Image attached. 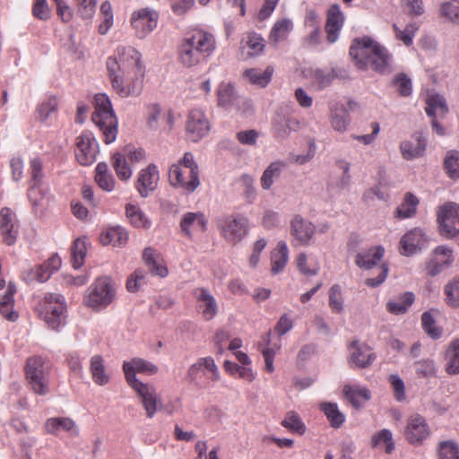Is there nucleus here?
I'll return each instance as SVG.
<instances>
[{
  "mask_svg": "<svg viewBox=\"0 0 459 459\" xmlns=\"http://www.w3.org/2000/svg\"><path fill=\"white\" fill-rule=\"evenodd\" d=\"M425 111L430 117H443L448 112L445 98L437 93L428 94Z\"/></svg>",
  "mask_w": 459,
  "mask_h": 459,
  "instance_id": "36",
  "label": "nucleus"
},
{
  "mask_svg": "<svg viewBox=\"0 0 459 459\" xmlns=\"http://www.w3.org/2000/svg\"><path fill=\"white\" fill-rule=\"evenodd\" d=\"M419 199L411 193H407L401 205L396 210V217L406 219L413 216L416 212Z\"/></svg>",
  "mask_w": 459,
  "mask_h": 459,
  "instance_id": "47",
  "label": "nucleus"
},
{
  "mask_svg": "<svg viewBox=\"0 0 459 459\" xmlns=\"http://www.w3.org/2000/svg\"><path fill=\"white\" fill-rule=\"evenodd\" d=\"M372 446L385 448L390 454L394 448L392 432L389 429H382L372 437Z\"/></svg>",
  "mask_w": 459,
  "mask_h": 459,
  "instance_id": "53",
  "label": "nucleus"
},
{
  "mask_svg": "<svg viewBox=\"0 0 459 459\" xmlns=\"http://www.w3.org/2000/svg\"><path fill=\"white\" fill-rule=\"evenodd\" d=\"M403 435L411 445L420 446L430 436V428L423 416L414 413L407 418Z\"/></svg>",
  "mask_w": 459,
  "mask_h": 459,
  "instance_id": "14",
  "label": "nucleus"
},
{
  "mask_svg": "<svg viewBox=\"0 0 459 459\" xmlns=\"http://www.w3.org/2000/svg\"><path fill=\"white\" fill-rule=\"evenodd\" d=\"M138 50L131 46H118L108 57L106 66L113 89L123 97L138 95L143 87L145 66Z\"/></svg>",
  "mask_w": 459,
  "mask_h": 459,
  "instance_id": "1",
  "label": "nucleus"
},
{
  "mask_svg": "<svg viewBox=\"0 0 459 459\" xmlns=\"http://www.w3.org/2000/svg\"><path fill=\"white\" fill-rule=\"evenodd\" d=\"M336 77L337 74L334 69L331 71L316 69L312 74V82L316 85L317 90H323L331 85Z\"/></svg>",
  "mask_w": 459,
  "mask_h": 459,
  "instance_id": "54",
  "label": "nucleus"
},
{
  "mask_svg": "<svg viewBox=\"0 0 459 459\" xmlns=\"http://www.w3.org/2000/svg\"><path fill=\"white\" fill-rule=\"evenodd\" d=\"M40 316L53 330L65 324L66 305L65 298L60 294L48 293L39 304Z\"/></svg>",
  "mask_w": 459,
  "mask_h": 459,
  "instance_id": "7",
  "label": "nucleus"
},
{
  "mask_svg": "<svg viewBox=\"0 0 459 459\" xmlns=\"http://www.w3.org/2000/svg\"><path fill=\"white\" fill-rule=\"evenodd\" d=\"M270 335L271 333H268L263 336V341L258 342V349L264 359L265 370L269 373H273L274 371L273 360L276 351L273 348L268 347L270 343Z\"/></svg>",
  "mask_w": 459,
  "mask_h": 459,
  "instance_id": "49",
  "label": "nucleus"
},
{
  "mask_svg": "<svg viewBox=\"0 0 459 459\" xmlns=\"http://www.w3.org/2000/svg\"><path fill=\"white\" fill-rule=\"evenodd\" d=\"M292 30L293 22L290 19H279L274 22L270 30L269 40L274 45L278 44L281 41H284L288 39Z\"/></svg>",
  "mask_w": 459,
  "mask_h": 459,
  "instance_id": "35",
  "label": "nucleus"
},
{
  "mask_svg": "<svg viewBox=\"0 0 459 459\" xmlns=\"http://www.w3.org/2000/svg\"><path fill=\"white\" fill-rule=\"evenodd\" d=\"M426 240L425 234L421 230L414 229L408 231L400 241L401 254L404 255L414 254L417 250L422 248Z\"/></svg>",
  "mask_w": 459,
  "mask_h": 459,
  "instance_id": "26",
  "label": "nucleus"
},
{
  "mask_svg": "<svg viewBox=\"0 0 459 459\" xmlns=\"http://www.w3.org/2000/svg\"><path fill=\"white\" fill-rule=\"evenodd\" d=\"M210 129V121L203 109L193 108L189 111L186 122V135L189 141L197 143L209 133Z\"/></svg>",
  "mask_w": 459,
  "mask_h": 459,
  "instance_id": "12",
  "label": "nucleus"
},
{
  "mask_svg": "<svg viewBox=\"0 0 459 459\" xmlns=\"http://www.w3.org/2000/svg\"><path fill=\"white\" fill-rule=\"evenodd\" d=\"M316 233L315 225L302 218L300 215H296L290 221V234L294 238L297 244L300 246L309 245L310 240Z\"/></svg>",
  "mask_w": 459,
  "mask_h": 459,
  "instance_id": "20",
  "label": "nucleus"
},
{
  "mask_svg": "<svg viewBox=\"0 0 459 459\" xmlns=\"http://www.w3.org/2000/svg\"><path fill=\"white\" fill-rule=\"evenodd\" d=\"M440 459H459V447L452 441H445L439 446Z\"/></svg>",
  "mask_w": 459,
  "mask_h": 459,
  "instance_id": "64",
  "label": "nucleus"
},
{
  "mask_svg": "<svg viewBox=\"0 0 459 459\" xmlns=\"http://www.w3.org/2000/svg\"><path fill=\"white\" fill-rule=\"evenodd\" d=\"M296 264L299 273L306 276H315L320 270L319 262L314 257H308L306 253L298 255Z\"/></svg>",
  "mask_w": 459,
  "mask_h": 459,
  "instance_id": "43",
  "label": "nucleus"
},
{
  "mask_svg": "<svg viewBox=\"0 0 459 459\" xmlns=\"http://www.w3.org/2000/svg\"><path fill=\"white\" fill-rule=\"evenodd\" d=\"M423 330L433 339H438L442 335L441 328L436 325L435 319L430 312H424L421 316Z\"/></svg>",
  "mask_w": 459,
  "mask_h": 459,
  "instance_id": "61",
  "label": "nucleus"
},
{
  "mask_svg": "<svg viewBox=\"0 0 459 459\" xmlns=\"http://www.w3.org/2000/svg\"><path fill=\"white\" fill-rule=\"evenodd\" d=\"M402 155L406 160H412L420 157L424 154L426 150V140L419 135L416 137V142L405 141L400 146Z\"/></svg>",
  "mask_w": 459,
  "mask_h": 459,
  "instance_id": "39",
  "label": "nucleus"
},
{
  "mask_svg": "<svg viewBox=\"0 0 459 459\" xmlns=\"http://www.w3.org/2000/svg\"><path fill=\"white\" fill-rule=\"evenodd\" d=\"M395 38L403 42L406 46H411L413 43V38L419 27L416 23H409L406 25L404 30H401L397 24L393 25Z\"/></svg>",
  "mask_w": 459,
  "mask_h": 459,
  "instance_id": "56",
  "label": "nucleus"
},
{
  "mask_svg": "<svg viewBox=\"0 0 459 459\" xmlns=\"http://www.w3.org/2000/svg\"><path fill=\"white\" fill-rule=\"evenodd\" d=\"M188 380L199 388H205L210 381L215 382L220 379L218 367L213 358H200L192 364L186 373Z\"/></svg>",
  "mask_w": 459,
  "mask_h": 459,
  "instance_id": "8",
  "label": "nucleus"
},
{
  "mask_svg": "<svg viewBox=\"0 0 459 459\" xmlns=\"http://www.w3.org/2000/svg\"><path fill=\"white\" fill-rule=\"evenodd\" d=\"M58 107V100L56 96H50L43 100L37 108V114L41 121H45L51 113L56 112Z\"/></svg>",
  "mask_w": 459,
  "mask_h": 459,
  "instance_id": "59",
  "label": "nucleus"
},
{
  "mask_svg": "<svg viewBox=\"0 0 459 459\" xmlns=\"http://www.w3.org/2000/svg\"><path fill=\"white\" fill-rule=\"evenodd\" d=\"M160 174L155 165L143 169L138 175L136 188L143 197H147L158 186Z\"/></svg>",
  "mask_w": 459,
  "mask_h": 459,
  "instance_id": "23",
  "label": "nucleus"
},
{
  "mask_svg": "<svg viewBox=\"0 0 459 459\" xmlns=\"http://www.w3.org/2000/svg\"><path fill=\"white\" fill-rule=\"evenodd\" d=\"M218 228L227 241L237 244L247 233V220L242 216H226L219 220Z\"/></svg>",
  "mask_w": 459,
  "mask_h": 459,
  "instance_id": "13",
  "label": "nucleus"
},
{
  "mask_svg": "<svg viewBox=\"0 0 459 459\" xmlns=\"http://www.w3.org/2000/svg\"><path fill=\"white\" fill-rule=\"evenodd\" d=\"M347 400L356 408L370 399V392L366 387L345 385L343 388Z\"/></svg>",
  "mask_w": 459,
  "mask_h": 459,
  "instance_id": "40",
  "label": "nucleus"
},
{
  "mask_svg": "<svg viewBox=\"0 0 459 459\" xmlns=\"http://www.w3.org/2000/svg\"><path fill=\"white\" fill-rule=\"evenodd\" d=\"M115 298V287L109 277L98 278L89 288V293L84 299L87 307L92 308L104 307L109 305Z\"/></svg>",
  "mask_w": 459,
  "mask_h": 459,
  "instance_id": "9",
  "label": "nucleus"
},
{
  "mask_svg": "<svg viewBox=\"0 0 459 459\" xmlns=\"http://www.w3.org/2000/svg\"><path fill=\"white\" fill-rule=\"evenodd\" d=\"M90 372L95 384L105 385L109 382V375L106 370L101 356L95 355L91 359Z\"/></svg>",
  "mask_w": 459,
  "mask_h": 459,
  "instance_id": "38",
  "label": "nucleus"
},
{
  "mask_svg": "<svg viewBox=\"0 0 459 459\" xmlns=\"http://www.w3.org/2000/svg\"><path fill=\"white\" fill-rule=\"evenodd\" d=\"M126 214L130 223L135 228L149 229L152 225V221L137 205L127 204L126 206Z\"/></svg>",
  "mask_w": 459,
  "mask_h": 459,
  "instance_id": "41",
  "label": "nucleus"
},
{
  "mask_svg": "<svg viewBox=\"0 0 459 459\" xmlns=\"http://www.w3.org/2000/svg\"><path fill=\"white\" fill-rule=\"evenodd\" d=\"M50 370L49 364L39 356L27 359L25 376L35 394L45 395L48 393Z\"/></svg>",
  "mask_w": 459,
  "mask_h": 459,
  "instance_id": "6",
  "label": "nucleus"
},
{
  "mask_svg": "<svg viewBox=\"0 0 459 459\" xmlns=\"http://www.w3.org/2000/svg\"><path fill=\"white\" fill-rule=\"evenodd\" d=\"M282 166L283 164L280 161L272 162L264 171L261 177V185L264 189H269L272 186L273 178L280 176Z\"/></svg>",
  "mask_w": 459,
  "mask_h": 459,
  "instance_id": "57",
  "label": "nucleus"
},
{
  "mask_svg": "<svg viewBox=\"0 0 459 459\" xmlns=\"http://www.w3.org/2000/svg\"><path fill=\"white\" fill-rule=\"evenodd\" d=\"M143 259L149 271L153 274L164 278L168 275V268L161 257L152 247H146L143 253Z\"/></svg>",
  "mask_w": 459,
  "mask_h": 459,
  "instance_id": "28",
  "label": "nucleus"
},
{
  "mask_svg": "<svg viewBox=\"0 0 459 459\" xmlns=\"http://www.w3.org/2000/svg\"><path fill=\"white\" fill-rule=\"evenodd\" d=\"M128 241V233L120 226L109 227L100 235V242L103 246L124 247Z\"/></svg>",
  "mask_w": 459,
  "mask_h": 459,
  "instance_id": "31",
  "label": "nucleus"
},
{
  "mask_svg": "<svg viewBox=\"0 0 459 459\" xmlns=\"http://www.w3.org/2000/svg\"><path fill=\"white\" fill-rule=\"evenodd\" d=\"M330 122L333 130L345 132L351 123L350 114L342 103L336 102L330 107Z\"/></svg>",
  "mask_w": 459,
  "mask_h": 459,
  "instance_id": "30",
  "label": "nucleus"
},
{
  "mask_svg": "<svg viewBox=\"0 0 459 459\" xmlns=\"http://www.w3.org/2000/svg\"><path fill=\"white\" fill-rule=\"evenodd\" d=\"M169 181L173 187L188 194L199 186V168L191 152H186L182 159L170 166Z\"/></svg>",
  "mask_w": 459,
  "mask_h": 459,
  "instance_id": "4",
  "label": "nucleus"
},
{
  "mask_svg": "<svg viewBox=\"0 0 459 459\" xmlns=\"http://www.w3.org/2000/svg\"><path fill=\"white\" fill-rule=\"evenodd\" d=\"M446 372L449 375L459 374V339L452 341L446 351Z\"/></svg>",
  "mask_w": 459,
  "mask_h": 459,
  "instance_id": "46",
  "label": "nucleus"
},
{
  "mask_svg": "<svg viewBox=\"0 0 459 459\" xmlns=\"http://www.w3.org/2000/svg\"><path fill=\"white\" fill-rule=\"evenodd\" d=\"M45 431L48 434L58 435L60 431H65L71 435H77L78 429L75 422L68 417H53L45 422Z\"/></svg>",
  "mask_w": 459,
  "mask_h": 459,
  "instance_id": "29",
  "label": "nucleus"
},
{
  "mask_svg": "<svg viewBox=\"0 0 459 459\" xmlns=\"http://www.w3.org/2000/svg\"><path fill=\"white\" fill-rule=\"evenodd\" d=\"M19 232V224L15 213L8 207L0 211V234L2 240L8 246L15 244Z\"/></svg>",
  "mask_w": 459,
  "mask_h": 459,
  "instance_id": "18",
  "label": "nucleus"
},
{
  "mask_svg": "<svg viewBox=\"0 0 459 459\" xmlns=\"http://www.w3.org/2000/svg\"><path fill=\"white\" fill-rule=\"evenodd\" d=\"M281 426L290 432L303 435L306 432V426L299 414L293 411H288L281 420Z\"/></svg>",
  "mask_w": 459,
  "mask_h": 459,
  "instance_id": "51",
  "label": "nucleus"
},
{
  "mask_svg": "<svg viewBox=\"0 0 459 459\" xmlns=\"http://www.w3.org/2000/svg\"><path fill=\"white\" fill-rule=\"evenodd\" d=\"M274 69L272 65H268L264 71L258 68L247 69L244 72V76L255 85L264 88L272 80Z\"/></svg>",
  "mask_w": 459,
  "mask_h": 459,
  "instance_id": "37",
  "label": "nucleus"
},
{
  "mask_svg": "<svg viewBox=\"0 0 459 459\" xmlns=\"http://www.w3.org/2000/svg\"><path fill=\"white\" fill-rule=\"evenodd\" d=\"M206 226L207 220L201 212H186L180 221L182 231L188 237H191L194 233L204 232Z\"/></svg>",
  "mask_w": 459,
  "mask_h": 459,
  "instance_id": "27",
  "label": "nucleus"
},
{
  "mask_svg": "<svg viewBox=\"0 0 459 459\" xmlns=\"http://www.w3.org/2000/svg\"><path fill=\"white\" fill-rule=\"evenodd\" d=\"M193 294L197 302V310L204 319L207 321L212 319L218 312L214 297L204 288H196Z\"/></svg>",
  "mask_w": 459,
  "mask_h": 459,
  "instance_id": "22",
  "label": "nucleus"
},
{
  "mask_svg": "<svg viewBox=\"0 0 459 459\" xmlns=\"http://www.w3.org/2000/svg\"><path fill=\"white\" fill-rule=\"evenodd\" d=\"M384 253L382 247H372L368 251L359 253L355 263L359 268L371 269L381 262Z\"/></svg>",
  "mask_w": 459,
  "mask_h": 459,
  "instance_id": "33",
  "label": "nucleus"
},
{
  "mask_svg": "<svg viewBox=\"0 0 459 459\" xmlns=\"http://www.w3.org/2000/svg\"><path fill=\"white\" fill-rule=\"evenodd\" d=\"M31 13L34 18L40 21H48L51 17V9L47 0H33Z\"/></svg>",
  "mask_w": 459,
  "mask_h": 459,
  "instance_id": "62",
  "label": "nucleus"
},
{
  "mask_svg": "<svg viewBox=\"0 0 459 459\" xmlns=\"http://www.w3.org/2000/svg\"><path fill=\"white\" fill-rule=\"evenodd\" d=\"M444 167L451 178H459V152L450 151L447 152Z\"/></svg>",
  "mask_w": 459,
  "mask_h": 459,
  "instance_id": "60",
  "label": "nucleus"
},
{
  "mask_svg": "<svg viewBox=\"0 0 459 459\" xmlns=\"http://www.w3.org/2000/svg\"><path fill=\"white\" fill-rule=\"evenodd\" d=\"M214 36L195 29L185 34L177 48V60L185 68H192L205 62L215 51Z\"/></svg>",
  "mask_w": 459,
  "mask_h": 459,
  "instance_id": "2",
  "label": "nucleus"
},
{
  "mask_svg": "<svg viewBox=\"0 0 459 459\" xmlns=\"http://www.w3.org/2000/svg\"><path fill=\"white\" fill-rule=\"evenodd\" d=\"M344 24V15L338 4H333L327 11L325 32L329 43H334Z\"/></svg>",
  "mask_w": 459,
  "mask_h": 459,
  "instance_id": "24",
  "label": "nucleus"
},
{
  "mask_svg": "<svg viewBox=\"0 0 459 459\" xmlns=\"http://www.w3.org/2000/svg\"><path fill=\"white\" fill-rule=\"evenodd\" d=\"M329 307L334 313H341L343 309L342 289L338 284L333 285L329 290Z\"/></svg>",
  "mask_w": 459,
  "mask_h": 459,
  "instance_id": "63",
  "label": "nucleus"
},
{
  "mask_svg": "<svg viewBox=\"0 0 459 459\" xmlns=\"http://www.w3.org/2000/svg\"><path fill=\"white\" fill-rule=\"evenodd\" d=\"M452 263V250L444 246H439L434 249L430 259L426 263L427 273L430 276H436Z\"/></svg>",
  "mask_w": 459,
  "mask_h": 459,
  "instance_id": "19",
  "label": "nucleus"
},
{
  "mask_svg": "<svg viewBox=\"0 0 459 459\" xmlns=\"http://www.w3.org/2000/svg\"><path fill=\"white\" fill-rule=\"evenodd\" d=\"M264 48V38L256 32L247 33L240 41V53L246 58L260 55Z\"/></svg>",
  "mask_w": 459,
  "mask_h": 459,
  "instance_id": "25",
  "label": "nucleus"
},
{
  "mask_svg": "<svg viewBox=\"0 0 459 459\" xmlns=\"http://www.w3.org/2000/svg\"><path fill=\"white\" fill-rule=\"evenodd\" d=\"M74 152L77 161L82 166H89L95 162L99 153V143L91 131H82L76 137Z\"/></svg>",
  "mask_w": 459,
  "mask_h": 459,
  "instance_id": "11",
  "label": "nucleus"
},
{
  "mask_svg": "<svg viewBox=\"0 0 459 459\" xmlns=\"http://www.w3.org/2000/svg\"><path fill=\"white\" fill-rule=\"evenodd\" d=\"M350 55L360 69L385 73L390 65L391 56L386 48L369 37L354 39Z\"/></svg>",
  "mask_w": 459,
  "mask_h": 459,
  "instance_id": "3",
  "label": "nucleus"
},
{
  "mask_svg": "<svg viewBox=\"0 0 459 459\" xmlns=\"http://www.w3.org/2000/svg\"><path fill=\"white\" fill-rule=\"evenodd\" d=\"M349 364L351 368H367L370 367L377 359L376 353L372 348L365 343H359L355 340L350 342Z\"/></svg>",
  "mask_w": 459,
  "mask_h": 459,
  "instance_id": "16",
  "label": "nucleus"
},
{
  "mask_svg": "<svg viewBox=\"0 0 459 459\" xmlns=\"http://www.w3.org/2000/svg\"><path fill=\"white\" fill-rule=\"evenodd\" d=\"M94 105L91 119L102 132L105 143L109 144L116 140L117 134V119L110 100L106 94L99 93L94 97Z\"/></svg>",
  "mask_w": 459,
  "mask_h": 459,
  "instance_id": "5",
  "label": "nucleus"
},
{
  "mask_svg": "<svg viewBox=\"0 0 459 459\" xmlns=\"http://www.w3.org/2000/svg\"><path fill=\"white\" fill-rule=\"evenodd\" d=\"M134 389L146 411L148 418H152L157 411L159 399L155 388L152 385L144 383H138L129 385Z\"/></svg>",
  "mask_w": 459,
  "mask_h": 459,
  "instance_id": "21",
  "label": "nucleus"
},
{
  "mask_svg": "<svg viewBox=\"0 0 459 459\" xmlns=\"http://www.w3.org/2000/svg\"><path fill=\"white\" fill-rule=\"evenodd\" d=\"M160 13L152 7H143L130 15V24L138 39H145L158 25Z\"/></svg>",
  "mask_w": 459,
  "mask_h": 459,
  "instance_id": "10",
  "label": "nucleus"
},
{
  "mask_svg": "<svg viewBox=\"0 0 459 459\" xmlns=\"http://www.w3.org/2000/svg\"><path fill=\"white\" fill-rule=\"evenodd\" d=\"M445 302L452 308H459V276L450 281L444 288Z\"/></svg>",
  "mask_w": 459,
  "mask_h": 459,
  "instance_id": "50",
  "label": "nucleus"
},
{
  "mask_svg": "<svg viewBox=\"0 0 459 459\" xmlns=\"http://www.w3.org/2000/svg\"><path fill=\"white\" fill-rule=\"evenodd\" d=\"M111 164L117 176L120 180H127L132 176V169L127 164L126 158L124 154L117 152L111 157Z\"/></svg>",
  "mask_w": 459,
  "mask_h": 459,
  "instance_id": "48",
  "label": "nucleus"
},
{
  "mask_svg": "<svg viewBox=\"0 0 459 459\" xmlns=\"http://www.w3.org/2000/svg\"><path fill=\"white\" fill-rule=\"evenodd\" d=\"M87 252V242L84 238H77L72 247V263L74 268H80L83 263Z\"/></svg>",
  "mask_w": 459,
  "mask_h": 459,
  "instance_id": "55",
  "label": "nucleus"
},
{
  "mask_svg": "<svg viewBox=\"0 0 459 459\" xmlns=\"http://www.w3.org/2000/svg\"><path fill=\"white\" fill-rule=\"evenodd\" d=\"M95 181L105 191H112L115 187V179L109 172L105 162H100L95 169Z\"/></svg>",
  "mask_w": 459,
  "mask_h": 459,
  "instance_id": "42",
  "label": "nucleus"
},
{
  "mask_svg": "<svg viewBox=\"0 0 459 459\" xmlns=\"http://www.w3.org/2000/svg\"><path fill=\"white\" fill-rule=\"evenodd\" d=\"M218 105L227 108L232 104L235 98L234 86L230 82H222L217 88Z\"/></svg>",
  "mask_w": 459,
  "mask_h": 459,
  "instance_id": "52",
  "label": "nucleus"
},
{
  "mask_svg": "<svg viewBox=\"0 0 459 459\" xmlns=\"http://www.w3.org/2000/svg\"><path fill=\"white\" fill-rule=\"evenodd\" d=\"M320 410L325 413L330 425L333 429H339L345 420V416L339 411L336 403H322Z\"/></svg>",
  "mask_w": 459,
  "mask_h": 459,
  "instance_id": "44",
  "label": "nucleus"
},
{
  "mask_svg": "<svg viewBox=\"0 0 459 459\" xmlns=\"http://www.w3.org/2000/svg\"><path fill=\"white\" fill-rule=\"evenodd\" d=\"M414 301L412 292H406L396 300H391L386 304L388 312L400 315L405 313Z\"/></svg>",
  "mask_w": 459,
  "mask_h": 459,
  "instance_id": "45",
  "label": "nucleus"
},
{
  "mask_svg": "<svg viewBox=\"0 0 459 459\" xmlns=\"http://www.w3.org/2000/svg\"><path fill=\"white\" fill-rule=\"evenodd\" d=\"M442 234L448 238L459 236V205L455 203H447L439 208L437 213Z\"/></svg>",
  "mask_w": 459,
  "mask_h": 459,
  "instance_id": "15",
  "label": "nucleus"
},
{
  "mask_svg": "<svg viewBox=\"0 0 459 459\" xmlns=\"http://www.w3.org/2000/svg\"><path fill=\"white\" fill-rule=\"evenodd\" d=\"M289 260V249L286 242H278L276 247L271 253V272L273 274L280 273L286 266Z\"/></svg>",
  "mask_w": 459,
  "mask_h": 459,
  "instance_id": "34",
  "label": "nucleus"
},
{
  "mask_svg": "<svg viewBox=\"0 0 459 459\" xmlns=\"http://www.w3.org/2000/svg\"><path fill=\"white\" fill-rule=\"evenodd\" d=\"M30 187L28 190V197L34 204L37 202V198H34L33 195L37 191V186L41 185L44 178L43 173V162L39 157H35L30 161Z\"/></svg>",
  "mask_w": 459,
  "mask_h": 459,
  "instance_id": "32",
  "label": "nucleus"
},
{
  "mask_svg": "<svg viewBox=\"0 0 459 459\" xmlns=\"http://www.w3.org/2000/svg\"><path fill=\"white\" fill-rule=\"evenodd\" d=\"M224 368L230 375L238 374L240 378L252 382L255 378V374L250 368L239 366L234 362L226 360L224 362Z\"/></svg>",
  "mask_w": 459,
  "mask_h": 459,
  "instance_id": "58",
  "label": "nucleus"
},
{
  "mask_svg": "<svg viewBox=\"0 0 459 459\" xmlns=\"http://www.w3.org/2000/svg\"><path fill=\"white\" fill-rule=\"evenodd\" d=\"M123 370L129 385L143 383L136 377V373L152 376L158 372V367L150 361L141 358H134L129 361H124Z\"/></svg>",
  "mask_w": 459,
  "mask_h": 459,
  "instance_id": "17",
  "label": "nucleus"
}]
</instances>
